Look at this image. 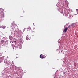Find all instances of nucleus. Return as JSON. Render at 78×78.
<instances>
[{
	"label": "nucleus",
	"instance_id": "obj_18",
	"mask_svg": "<svg viewBox=\"0 0 78 78\" xmlns=\"http://www.w3.org/2000/svg\"><path fill=\"white\" fill-rule=\"evenodd\" d=\"M69 16H70V17H71V15H69Z\"/></svg>",
	"mask_w": 78,
	"mask_h": 78
},
{
	"label": "nucleus",
	"instance_id": "obj_7",
	"mask_svg": "<svg viewBox=\"0 0 78 78\" xmlns=\"http://www.w3.org/2000/svg\"><path fill=\"white\" fill-rule=\"evenodd\" d=\"M22 38H20L19 39V41H20V42H22Z\"/></svg>",
	"mask_w": 78,
	"mask_h": 78
},
{
	"label": "nucleus",
	"instance_id": "obj_19",
	"mask_svg": "<svg viewBox=\"0 0 78 78\" xmlns=\"http://www.w3.org/2000/svg\"><path fill=\"white\" fill-rule=\"evenodd\" d=\"M67 16H69V15H68Z\"/></svg>",
	"mask_w": 78,
	"mask_h": 78
},
{
	"label": "nucleus",
	"instance_id": "obj_20",
	"mask_svg": "<svg viewBox=\"0 0 78 78\" xmlns=\"http://www.w3.org/2000/svg\"><path fill=\"white\" fill-rule=\"evenodd\" d=\"M68 17H69V16H68Z\"/></svg>",
	"mask_w": 78,
	"mask_h": 78
},
{
	"label": "nucleus",
	"instance_id": "obj_8",
	"mask_svg": "<svg viewBox=\"0 0 78 78\" xmlns=\"http://www.w3.org/2000/svg\"><path fill=\"white\" fill-rule=\"evenodd\" d=\"M3 61V59L2 58H0V62H2Z\"/></svg>",
	"mask_w": 78,
	"mask_h": 78
},
{
	"label": "nucleus",
	"instance_id": "obj_9",
	"mask_svg": "<svg viewBox=\"0 0 78 78\" xmlns=\"http://www.w3.org/2000/svg\"><path fill=\"white\" fill-rule=\"evenodd\" d=\"M74 27H75V24H73V25H72V28H74Z\"/></svg>",
	"mask_w": 78,
	"mask_h": 78
},
{
	"label": "nucleus",
	"instance_id": "obj_6",
	"mask_svg": "<svg viewBox=\"0 0 78 78\" xmlns=\"http://www.w3.org/2000/svg\"><path fill=\"white\" fill-rule=\"evenodd\" d=\"M0 28H3V29H5L6 28V26H5L2 27V26H0Z\"/></svg>",
	"mask_w": 78,
	"mask_h": 78
},
{
	"label": "nucleus",
	"instance_id": "obj_2",
	"mask_svg": "<svg viewBox=\"0 0 78 78\" xmlns=\"http://www.w3.org/2000/svg\"><path fill=\"white\" fill-rule=\"evenodd\" d=\"M30 37H31L29 36V35H28L26 37L27 40H28V41H29V40H30Z\"/></svg>",
	"mask_w": 78,
	"mask_h": 78
},
{
	"label": "nucleus",
	"instance_id": "obj_14",
	"mask_svg": "<svg viewBox=\"0 0 78 78\" xmlns=\"http://www.w3.org/2000/svg\"><path fill=\"white\" fill-rule=\"evenodd\" d=\"M66 72H63V74H66Z\"/></svg>",
	"mask_w": 78,
	"mask_h": 78
},
{
	"label": "nucleus",
	"instance_id": "obj_1",
	"mask_svg": "<svg viewBox=\"0 0 78 78\" xmlns=\"http://www.w3.org/2000/svg\"><path fill=\"white\" fill-rule=\"evenodd\" d=\"M15 32H17V34H18V36L19 37H21V33H22V32L21 31L19 30V29H17L15 30Z\"/></svg>",
	"mask_w": 78,
	"mask_h": 78
},
{
	"label": "nucleus",
	"instance_id": "obj_3",
	"mask_svg": "<svg viewBox=\"0 0 78 78\" xmlns=\"http://www.w3.org/2000/svg\"><path fill=\"white\" fill-rule=\"evenodd\" d=\"M68 30V28L67 27H65L64 29V30H63V33H66V32Z\"/></svg>",
	"mask_w": 78,
	"mask_h": 78
},
{
	"label": "nucleus",
	"instance_id": "obj_5",
	"mask_svg": "<svg viewBox=\"0 0 78 78\" xmlns=\"http://www.w3.org/2000/svg\"><path fill=\"white\" fill-rule=\"evenodd\" d=\"M59 11L61 13H62L63 12V9H59Z\"/></svg>",
	"mask_w": 78,
	"mask_h": 78
},
{
	"label": "nucleus",
	"instance_id": "obj_10",
	"mask_svg": "<svg viewBox=\"0 0 78 78\" xmlns=\"http://www.w3.org/2000/svg\"><path fill=\"white\" fill-rule=\"evenodd\" d=\"M29 30L31 32V29H27V31H28Z\"/></svg>",
	"mask_w": 78,
	"mask_h": 78
},
{
	"label": "nucleus",
	"instance_id": "obj_17",
	"mask_svg": "<svg viewBox=\"0 0 78 78\" xmlns=\"http://www.w3.org/2000/svg\"><path fill=\"white\" fill-rule=\"evenodd\" d=\"M12 30H14V28L13 27L12 28Z\"/></svg>",
	"mask_w": 78,
	"mask_h": 78
},
{
	"label": "nucleus",
	"instance_id": "obj_16",
	"mask_svg": "<svg viewBox=\"0 0 78 78\" xmlns=\"http://www.w3.org/2000/svg\"><path fill=\"white\" fill-rule=\"evenodd\" d=\"M14 27H16L17 25H14Z\"/></svg>",
	"mask_w": 78,
	"mask_h": 78
},
{
	"label": "nucleus",
	"instance_id": "obj_15",
	"mask_svg": "<svg viewBox=\"0 0 78 78\" xmlns=\"http://www.w3.org/2000/svg\"><path fill=\"white\" fill-rule=\"evenodd\" d=\"M5 42V41L4 40H2V42Z\"/></svg>",
	"mask_w": 78,
	"mask_h": 78
},
{
	"label": "nucleus",
	"instance_id": "obj_12",
	"mask_svg": "<svg viewBox=\"0 0 78 78\" xmlns=\"http://www.w3.org/2000/svg\"><path fill=\"white\" fill-rule=\"evenodd\" d=\"M70 26L69 25L67 28H70Z\"/></svg>",
	"mask_w": 78,
	"mask_h": 78
},
{
	"label": "nucleus",
	"instance_id": "obj_13",
	"mask_svg": "<svg viewBox=\"0 0 78 78\" xmlns=\"http://www.w3.org/2000/svg\"><path fill=\"white\" fill-rule=\"evenodd\" d=\"M76 10L77 12V14H78V9H76Z\"/></svg>",
	"mask_w": 78,
	"mask_h": 78
},
{
	"label": "nucleus",
	"instance_id": "obj_11",
	"mask_svg": "<svg viewBox=\"0 0 78 78\" xmlns=\"http://www.w3.org/2000/svg\"><path fill=\"white\" fill-rule=\"evenodd\" d=\"M4 63H6V64H7V61H6V60H5L4 61Z\"/></svg>",
	"mask_w": 78,
	"mask_h": 78
},
{
	"label": "nucleus",
	"instance_id": "obj_4",
	"mask_svg": "<svg viewBox=\"0 0 78 78\" xmlns=\"http://www.w3.org/2000/svg\"><path fill=\"white\" fill-rule=\"evenodd\" d=\"M40 57L41 58V59H43V58H44V55H42V54H41L40 55Z\"/></svg>",
	"mask_w": 78,
	"mask_h": 78
}]
</instances>
